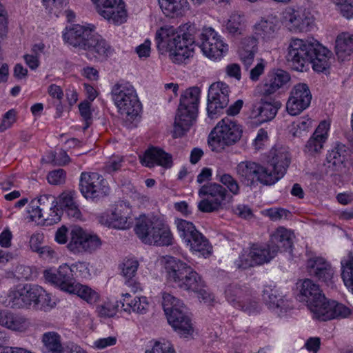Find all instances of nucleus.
Segmentation results:
<instances>
[{
    "instance_id": "obj_1",
    "label": "nucleus",
    "mask_w": 353,
    "mask_h": 353,
    "mask_svg": "<svg viewBox=\"0 0 353 353\" xmlns=\"http://www.w3.org/2000/svg\"><path fill=\"white\" fill-rule=\"evenodd\" d=\"M301 298L313 314V317L320 321H328L337 318H346L351 310L344 305L325 298L319 285L312 280L303 281L300 290Z\"/></svg>"
},
{
    "instance_id": "obj_2",
    "label": "nucleus",
    "mask_w": 353,
    "mask_h": 353,
    "mask_svg": "<svg viewBox=\"0 0 353 353\" xmlns=\"http://www.w3.org/2000/svg\"><path fill=\"white\" fill-rule=\"evenodd\" d=\"M199 94L200 90L196 87L190 88L181 94L174 122L173 138L184 136L193 125L197 116Z\"/></svg>"
},
{
    "instance_id": "obj_3",
    "label": "nucleus",
    "mask_w": 353,
    "mask_h": 353,
    "mask_svg": "<svg viewBox=\"0 0 353 353\" xmlns=\"http://www.w3.org/2000/svg\"><path fill=\"white\" fill-rule=\"evenodd\" d=\"M242 133V127L236 121L224 118L211 131L208 142L212 151L222 152L238 142Z\"/></svg>"
},
{
    "instance_id": "obj_4",
    "label": "nucleus",
    "mask_w": 353,
    "mask_h": 353,
    "mask_svg": "<svg viewBox=\"0 0 353 353\" xmlns=\"http://www.w3.org/2000/svg\"><path fill=\"white\" fill-rule=\"evenodd\" d=\"M112 100L121 114L134 119L138 116L142 105L134 86L128 82L117 83L112 88Z\"/></svg>"
},
{
    "instance_id": "obj_5",
    "label": "nucleus",
    "mask_w": 353,
    "mask_h": 353,
    "mask_svg": "<svg viewBox=\"0 0 353 353\" xmlns=\"http://www.w3.org/2000/svg\"><path fill=\"white\" fill-rule=\"evenodd\" d=\"M289 148L282 145H274L267 157L266 185L276 183L285 174L291 163Z\"/></svg>"
},
{
    "instance_id": "obj_6",
    "label": "nucleus",
    "mask_w": 353,
    "mask_h": 353,
    "mask_svg": "<svg viewBox=\"0 0 353 353\" xmlns=\"http://www.w3.org/2000/svg\"><path fill=\"white\" fill-rule=\"evenodd\" d=\"M315 41L292 38L288 47L287 61L292 70L305 72L311 65Z\"/></svg>"
},
{
    "instance_id": "obj_7",
    "label": "nucleus",
    "mask_w": 353,
    "mask_h": 353,
    "mask_svg": "<svg viewBox=\"0 0 353 353\" xmlns=\"http://www.w3.org/2000/svg\"><path fill=\"white\" fill-rule=\"evenodd\" d=\"M101 246L100 238L79 226H74L70 232L67 248L74 254H92Z\"/></svg>"
},
{
    "instance_id": "obj_8",
    "label": "nucleus",
    "mask_w": 353,
    "mask_h": 353,
    "mask_svg": "<svg viewBox=\"0 0 353 353\" xmlns=\"http://www.w3.org/2000/svg\"><path fill=\"white\" fill-rule=\"evenodd\" d=\"M199 195L206 196L199 203V210L209 213L223 208L229 194L228 190L221 184L212 182L203 185L199 190Z\"/></svg>"
},
{
    "instance_id": "obj_9",
    "label": "nucleus",
    "mask_w": 353,
    "mask_h": 353,
    "mask_svg": "<svg viewBox=\"0 0 353 353\" xmlns=\"http://www.w3.org/2000/svg\"><path fill=\"white\" fill-rule=\"evenodd\" d=\"M79 190L86 199L105 196L109 192L105 179L97 172H82L79 179Z\"/></svg>"
},
{
    "instance_id": "obj_10",
    "label": "nucleus",
    "mask_w": 353,
    "mask_h": 353,
    "mask_svg": "<svg viewBox=\"0 0 353 353\" xmlns=\"http://www.w3.org/2000/svg\"><path fill=\"white\" fill-rule=\"evenodd\" d=\"M198 45L203 53L211 59H220L228 51V45L212 28L203 29Z\"/></svg>"
},
{
    "instance_id": "obj_11",
    "label": "nucleus",
    "mask_w": 353,
    "mask_h": 353,
    "mask_svg": "<svg viewBox=\"0 0 353 353\" xmlns=\"http://www.w3.org/2000/svg\"><path fill=\"white\" fill-rule=\"evenodd\" d=\"M194 29V27L191 25L185 24L180 26L179 30V38H177L174 43L176 46L173 47L170 56L173 62L181 63L192 56L196 46L194 38L192 33Z\"/></svg>"
},
{
    "instance_id": "obj_12",
    "label": "nucleus",
    "mask_w": 353,
    "mask_h": 353,
    "mask_svg": "<svg viewBox=\"0 0 353 353\" xmlns=\"http://www.w3.org/2000/svg\"><path fill=\"white\" fill-rule=\"evenodd\" d=\"M235 171L239 181L245 185L255 188L259 183L265 185V167L255 161L239 162Z\"/></svg>"
},
{
    "instance_id": "obj_13",
    "label": "nucleus",
    "mask_w": 353,
    "mask_h": 353,
    "mask_svg": "<svg viewBox=\"0 0 353 353\" xmlns=\"http://www.w3.org/2000/svg\"><path fill=\"white\" fill-rule=\"evenodd\" d=\"M308 275L326 285H332L334 282L335 271L331 263L321 256L310 257L305 265Z\"/></svg>"
},
{
    "instance_id": "obj_14",
    "label": "nucleus",
    "mask_w": 353,
    "mask_h": 353,
    "mask_svg": "<svg viewBox=\"0 0 353 353\" xmlns=\"http://www.w3.org/2000/svg\"><path fill=\"white\" fill-rule=\"evenodd\" d=\"M229 87L223 82L212 83L208 90L207 111L210 118H214L229 103Z\"/></svg>"
},
{
    "instance_id": "obj_15",
    "label": "nucleus",
    "mask_w": 353,
    "mask_h": 353,
    "mask_svg": "<svg viewBox=\"0 0 353 353\" xmlns=\"http://www.w3.org/2000/svg\"><path fill=\"white\" fill-rule=\"evenodd\" d=\"M97 12L104 19L114 24H121L126 21L127 13L122 0H91Z\"/></svg>"
},
{
    "instance_id": "obj_16",
    "label": "nucleus",
    "mask_w": 353,
    "mask_h": 353,
    "mask_svg": "<svg viewBox=\"0 0 353 353\" xmlns=\"http://www.w3.org/2000/svg\"><path fill=\"white\" fill-rule=\"evenodd\" d=\"M312 94L308 85L300 83L294 86L286 103V110L292 116H296L307 108L311 103Z\"/></svg>"
},
{
    "instance_id": "obj_17",
    "label": "nucleus",
    "mask_w": 353,
    "mask_h": 353,
    "mask_svg": "<svg viewBox=\"0 0 353 353\" xmlns=\"http://www.w3.org/2000/svg\"><path fill=\"white\" fill-rule=\"evenodd\" d=\"M293 233L283 226L277 228L270 236L269 244L266 248V263L274 258L280 248L287 250L293 244Z\"/></svg>"
},
{
    "instance_id": "obj_18",
    "label": "nucleus",
    "mask_w": 353,
    "mask_h": 353,
    "mask_svg": "<svg viewBox=\"0 0 353 353\" xmlns=\"http://www.w3.org/2000/svg\"><path fill=\"white\" fill-rule=\"evenodd\" d=\"M72 272L71 267L67 264H63L59 266L56 272L46 270L44 276L47 281L59 287L61 290L72 292L75 285Z\"/></svg>"
},
{
    "instance_id": "obj_19",
    "label": "nucleus",
    "mask_w": 353,
    "mask_h": 353,
    "mask_svg": "<svg viewBox=\"0 0 353 353\" xmlns=\"http://www.w3.org/2000/svg\"><path fill=\"white\" fill-rule=\"evenodd\" d=\"M285 18L287 26L291 32H303L310 30L314 23V18L309 12L289 9L285 11Z\"/></svg>"
},
{
    "instance_id": "obj_20",
    "label": "nucleus",
    "mask_w": 353,
    "mask_h": 353,
    "mask_svg": "<svg viewBox=\"0 0 353 353\" xmlns=\"http://www.w3.org/2000/svg\"><path fill=\"white\" fill-rule=\"evenodd\" d=\"M265 262V249L257 244H253L249 251L243 250L235 261L237 269L246 270L249 268L262 265Z\"/></svg>"
},
{
    "instance_id": "obj_21",
    "label": "nucleus",
    "mask_w": 353,
    "mask_h": 353,
    "mask_svg": "<svg viewBox=\"0 0 353 353\" xmlns=\"http://www.w3.org/2000/svg\"><path fill=\"white\" fill-rule=\"evenodd\" d=\"M140 161L142 165L148 168L158 165L169 168L172 165V156L162 149L154 146L149 147L143 154L140 156Z\"/></svg>"
},
{
    "instance_id": "obj_22",
    "label": "nucleus",
    "mask_w": 353,
    "mask_h": 353,
    "mask_svg": "<svg viewBox=\"0 0 353 353\" xmlns=\"http://www.w3.org/2000/svg\"><path fill=\"white\" fill-rule=\"evenodd\" d=\"M177 308L166 316L168 321L179 334L187 336L192 332L191 319L184 305Z\"/></svg>"
},
{
    "instance_id": "obj_23",
    "label": "nucleus",
    "mask_w": 353,
    "mask_h": 353,
    "mask_svg": "<svg viewBox=\"0 0 353 353\" xmlns=\"http://www.w3.org/2000/svg\"><path fill=\"white\" fill-rule=\"evenodd\" d=\"M330 125V123L326 121H323L319 123L305 145L304 152L305 153L314 155L321 152L327 139Z\"/></svg>"
},
{
    "instance_id": "obj_24",
    "label": "nucleus",
    "mask_w": 353,
    "mask_h": 353,
    "mask_svg": "<svg viewBox=\"0 0 353 353\" xmlns=\"http://www.w3.org/2000/svg\"><path fill=\"white\" fill-rule=\"evenodd\" d=\"M177 38H179V30L174 27L170 26L161 27L155 34V42L158 50L161 53L165 52L172 53Z\"/></svg>"
},
{
    "instance_id": "obj_25",
    "label": "nucleus",
    "mask_w": 353,
    "mask_h": 353,
    "mask_svg": "<svg viewBox=\"0 0 353 353\" xmlns=\"http://www.w3.org/2000/svg\"><path fill=\"white\" fill-rule=\"evenodd\" d=\"M94 26L85 27L79 24L66 28L63 37L65 42L74 47L83 49Z\"/></svg>"
},
{
    "instance_id": "obj_26",
    "label": "nucleus",
    "mask_w": 353,
    "mask_h": 353,
    "mask_svg": "<svg viewBox=\"0 0 353 353\" xmlns=\"http://www.w3.org/2000/svg\"><path fill=\"white\" fill-rule=\"evenodd\" d=\"M83 50H88L96 58L108 57L112 53L110 46L95 32V27L93 28L90 37L87 39Z\"/></svg>"
},
{
    "instance_id": "obj_27",
    "label": "nucleus",
    "mask_w": 353,
    "mask_h": 353,
    "mask_svg": "<svg viewBox=\"0 0 353 353\" xmlns=\"http://www.w3.org/2000/svg\"><path fill=\"white\" fill-rule=\"evenodd\" d=\"M130 209L125 203L117 205L108 216L107 223L109 227L125 230L130 228L132 219L130 216Z\"/></svg>"
},
{
    "instance_id": "obj_28",
    "label": "nucleus",
    "mask_w": 353,
    "mask_h": 353,
    "mask_svg": "<svg viewBox=\"0 0 353 353\" xmlns=\"http://www.w3.org/2000/svg\"><path fill=\"white\" fill-rule=\"evenodd\" d=\"M314 47V50L312 54L311 65L314 71L322 72L330 68L332 52L316 41Z\"/></svg>"
},
{
    "instance_id": "obj_29",
    "label": "nucleus",
    "mask_w": 353,
    "mask_h": 353,
    "mask_svg": "<svg viewBox=\"0 0 353 353\" xmlns=\"http://www.w3.org/2000/svg\"><path fill=\"white\" fill-rule=\"evenodd\" d=\"M265 107V84L259 85L254 90L253 94V104L250 117L251 126L257 128L259 125L265 122V119H260L258 117L261 116Z\"/></svg>"
},
{
    "instance_id": "obj_30",
    "label": "nucleus",
    "mask_w": 353,
    "mask_h": 353,
    "mask_svg": "<svg viewBox=\"0 0 353 353\" xmlns=\"http://www.w3.org/2000/svg\"><path fill=\"white\" fill-rule=\"evenodd\" d=\"M175 283L176 286L183 290L190 292H199L205 287V283L199 274L190 266L184 272L183 276Z\"/></svg>"
},
{
    "instance_id": "obj_31",
    "label": "nucleus",
    "mask_w": 353,
    "mask_h": 353,
    "mask_svg": "<svg viewBox=\"0 0 353 353\" xmlns=\"http://www.w3.org/2000/svg\"><path fill=\"white\" fill-rule=\"evenodd\" d=\"M0 325L16 331H24L28 326V320L9 310L0 308Z\"/></svg>"
},
{
    "instance_id": "obj_32",
    "label": "nucleus",
    "mask_w": 353,
    "mask_h": 353,
    "mask_svg": "<svg viewBox=\"0 0 353 353\" xmlns=\"http://www.w3.org/2000/svg\"><path fill=\"white\" fill-rule=\"evenodd\" d=\"M60 208L65 211L68 215L74 219L81 216V211L76 201V193L72 191L62 192L56 202Z\"/></svg>"
},
{
    "instance_id": "obj_33",
    "label": "nucleus",
    "mask_w": 353,
    "mask_h": 353,
    "mask_svg": "<svg viewBox=\"0 0 353 353\" xmlns=\"http://www.w3.org/2000/svg\"><path fill=\"white\" fill-rule=\"evenodd\" d=\"M152 238H146L148 241H151L150 245H154L157 246H168L172 243V235L171 231L168 225L163 223L161 221L154 224V228Z\"/></svg>"
},
{
    "instance_id": "obj_34",
    "label": "nucleus",
    "mask_w": 353,
    "mask_h": 353,
    "mask_svg": "<svg viewBox=\"0 0 353 353\" xmlns=\"http://www.w3.org/2000/svg\"><path fill=\"white\" fill-rule=\"evenodd\" d=\"M160 220L157 219H149L145 215L141 216L137 221L134 231L139 239L145 244H150L151 241H148L146 238H152L154 228V224L159 222Z\"/></svg>"
},
{
    "instance_id": "obj_35",
    "label": "nucleus",
    "mask_w": 353,
    "mask_h": 353,
    "mask_svg": "<svg viewBox=\"0 0 353 353\" xmlns=\"http://www.w3.org/2000/svg\"><path fill=\"white\" fill-rule=\"evenodd\" d=\"M256 46L257 40L254 37H247L241 41L239 55L246 69L249 68L254 61V54L257 49Z\"/></svg>"
},
{
    "instance_id": "obj_36",
    "label": "nucleus",
    "mask_w": 353,
    "mask_h": 353,
    "mask_svg": "<svg viewBox=\"0 0 353 353\" xmlns=\"http://www.w3.org/2000/svg\"><path fill=\"white\" fill-rule=\"evenodd\" d=\"M335 51L339 59L342 60L353 53V34L347 32L340 33L335 41Z\"/></svg>"
},
{
    "instance_id": "obj_37",
    "label": "nucleus",
    "mask_w": 353,
    "mask_h": 353,
    "mask_svg": "<svg viewBox=\"0 0 353 353\" xmlns=\"http://www.w3.org/2000/svg\"><path fill=\"white\" fill-rule=\"evenodd\" d=\"M189 267L190 265L176 258L169 257L165 267L168 280L176 283Z\"/></svg>"
},
{
    "instance_id": "obj_38",
    "label": "nucleus",
    "mask_w": 353,
    "mask_h": 353,
    "mask_svg": "<svg viewBox=\"0 0 353 353\" xmlns=\"http://www.w3.org/2000/svg\"><path fill=\"white\" fill-rule=\"evenodd\" d=\"M43 208L37 205L36 201H31L28 205V212L32 221L37 222L41 225H52L60 220V216L57 213L50 215L51 217H45L43 215Z\"/></svg>"
},
{
    "instance_id": "obj_39",
    "label": "nucleus",
    "mask_w": 353,
    "mask_h": 353,
    "mask_svg": "<svg viewBox=\"0 0 353 353\" xmlns=\"http://www.w3.org/2000/svg\"><path fill=\"white\" fill-rule=\"evenodd\" d=\"M43 353H63L65 349L61 336L55 332H48L42 336Z\"/></svg>"
},
{
    "instance_id": "obj_40",
    "label": "nucleus",
    "mask_w": 353,
    "mask_h": 353,
    "mask_svg": "<svg viewBox=\"0 0 353 353\" xmlns=\"http://www.w3.org/2000/svg\"><path fill=\"white\" fill-rule=\"evenodd\" d=\"M163 14L171 18L183 14L188 2L187 0H159Z\"/></svg>"
},
{
    "instance_id": "obj_41",
    "label": "nucleus",
    "mask_w": 353,
    "mask_h": 353,
    "mask_svg": "<svg viewBox=\"0 0 353 353\" xmlns=\"http://www.w3.org/2000/svg\"><path fill=\"white\" fill-rule=\"evenodd\" d=\"M290 79L289 74L282 70L269 74V83H266V95L274 93Z\"/></svg>"
},
{
    "instance_id": "obj_42",
    "label": "nucleus",
    "mask_w": 353,
    "mask_h": 353,
    "mask_svg": "<svg viewBox=\"0 0 353 353\" xmlns=\"http://www.w3.org/2000/svg\"><path fill=\"white\" fill-rule=\"evenodd\" d=\"M245 27V16L238 12H233L225 24L227 32L232 37L241 35Z\"/></svg>"
},
{
    "instance_id": "obj_43",
    "label": "nucleus",
    "mask_w": 353,
    "mask_h": 353,
    "mask_svg": "<svg viewBox=\"0 0 353 353\" xmlns=\"http://www.w3.org/2000/svg\"><path fill=\"white\" fill-rule=\"evenodd\" d=\"M187 242L186 245L190 248V250L200 252L203 256L206 257L212 253V246L208 240L199 232H196L195 235Z\"/></svg>"
},
{
    "instance_id": "obj_44",
    "label": "nucleus",
    "mask_w": 353,
    "mask_h": 353,
    "mask_svg": "<svg viewBox=\"0 0 353 353\" xmlns=\"http://www.w3.org/2000/svg\"><path fill=\"white\" fill-rule=\"evenodd\" d=\"M346 152V147L343 144H337L332 150L328 151L326 157L327 166L337 170L345 161Z\"/></svg>"
},
{
    "instance_id": "obj_45",
    "label": "nucleus",
    "mask_w": 353,
    "mask_h": 353,
    "mask_svg": "<svg viewBox=\"0 0 353 353\" xmlns=\"http://www.w3.org/2000/svg\"><path fill=\"white\" fill-rule=\"evenodd\" d=\"M266 305L276 313L285 310L289 307L288 299L278 290H271L266 300Z\"/></svg>"
},
{
    "instance_id": "obj_46",
    "label": "nucleus",
    "mask_w": 353,
    "mask_h": 353,
    "mask_svg": "<svg viewBox=\"0 0 353 353\" xmlns=\"http://www.w3.org/2000/svg\"><path fill=\"white\" fill-rule=\"evenodd\" d=\"M215 179L225 186L228 191L234 195H238L240 192V186L236 179L230 174L225 173L221 169L216 171Z\"/></svg>"
},
{
    "instance_id": "obj_47",
    "label": "nucleus",
    "mask_w": 353,
    "mask_h": 353,
    "mask_svg": "<svg viewBox=\"0 0 353 353\" xmlns=\"http://www.w3.org/2000/svg\"><path fill=\"white\" fill-rule=\"evenodd\" d=\"M341 277L345 285L353 294V256H348V259L341 261Z\"/></svg>"
},
{
    "instance_id": "obj_48",
    "label": "nucleus",
    "mask_w": 353,
    "mask_h": 353,
    "mask_svg": "<svg viewBox=\"0 0 353 353\" xmlns=\"http://www.w3.org/2000/svg\"><path fill=\"white\" fill-rule=\"evenodd\" d=\"M175 223L179 235L185 243L190 242V239H192L196 232H199L192 222L178 219L175 221Z\"/></svg>"
},
{
    "instance_id": "obj_49",
    "label": "nucleus",
    "mask_w": 353,
    "mask_h": 353,
    "mask_svg": "<svg viewBox=\"0 0 353 353\" xmlns=\"http://www.w3.org/2000/svg\"><path fill=\"white\" fill-rule=\"evenodd\" d=\"M71 293L77 294L80 298L84 299L89 303L97 301L99 296L97 293L87 285L77 283Z\"/></svg>"
},
{
    "instance_id": "obj_50",
    "label": "nucleus",
    "mask_w": 353,
    "mask_h": 353,
    "mask_svg": "<svg viewBox=\"0 0 353 353\" xmlns=\"http://www.w3.org/2000/svg\"><path fill=\"white\" fill-rule=\"evenodd\" d=\"M38 290V296L36 299L35 305H33L34 309L44 311L51 309L53 307L54 303L52 301L50 294L47 293L41 287H39Z\"/></svg>"
},
{
    "instance_id": "obj_51",
    "label": "nucleus",
    "mask_w": 353,
    "mask_h": 353,
    "mask_svg": "<svg viewBox=\"0 0 353 353\" xmlns=\"http://www.w3.org/2000/svg\"><path fill=\"white\" fill-rule=\"evenodd\" d=\"M162 305L166 316L172 312L174 309H178L177 307H181L183 305L181 300L168 292L162 294Z\"/></svg>"
},
{
    "instance_id": "obj_52",
    "label": "nucleus",
    "mask_w": 353,
    "mask_h": 353,
    "mask_svg": "<svg viewBox=\"0 0 353 353\" xmlns=\"http://www.w3.org/2000/svg\"><path fill=\"white\" fill-rule=\"evenodd\" d=\"M139 262L136 259H128L123 261L121 265L122 275L127 279L133 278L137 271Z\"/></svg>"
},
{
    "instance_id": "obj_53",
    "label": "nucleus",
    "mask_w": 353,
    "mask_h": 353,
    "mask_svg": "<svg viewBox=\"0 0 353 353\" xmlns=\"http://www.w3.org/2000/svg\"><path fill=\"white\" fill-rule=\"evenodd\" d=\"M281 107V103L275 98L266 97V121L273 119Z\"/></svg>"
},
{
    "instance_id": "obj_54",
    "label": "nucleus",
    "mask_w": 353,
    "mask_h": 353,
    "mask_svg": "<svg viewBox=\"0 0 353 353\" xmlns=\"http://www.w3.org/2000/svg\"><path fill=\"white\" fill-rule=\"evenodd\" d=\"M337 10L345 18H353V0H336Z\"/></svg>"
},
{
    "instance_id": "obj_55",
    "label": "nucleus",
    "mask_w": 353,
    "mask_h": 353,
    "mask_svg": "<svg viewBox=\"0 0 353 353\" xmlns=\"http://www.w3.org/2000/svg\"><path fill=\"white\" fill-rule=\"evenodd\" d=\"M266 215L273 221L288 219L291 215L290 211L281 208H273L266 210Z\"/></svg>"
},
{
    "instance_id": "obj_56",
    "label": "nucleus",
    "mask_w": 353,
    "mask_h": 353,
    "mask_svg": "<svg viewBox=\"0 0 353 353\" xmlns=\"http://www.w3.org/2000/svg\"><path fill=\"white\" fill-rule=\"evenodd\" d=\"M119 305H115L111 302H106L97 306V312L99 316L103 317H112L116 314Z\"/></svg>"
},
{
    "instance_id": "obj_57",
    "label": "nucleus",
    "mask_w": 353,
    "mask_h": 353,
    "mask_svg": "<svg viewBox=\"0 0 353 353\" xmlns=\"http://www.w3.org/2000/svg\"><path fill=\"white\" fill-rule=\"evenodd\" d=\"M39 285H26L25 286L22 290L23 293L25 296V299H26L28 301H26V304H28V306H30L32 303L33 305H35L36 299H37L38 294H39Z\"/></svg>"
},
{
    "instance_id": "obj_58",
    "label": "nucleus",
    "mask_w": 353,
    "mask_h": 353,
    "mask_svg": "<svg viewBox=\"0 0 353 353\" xmlns=\"http://www.w3.org/2000/svg\"><path fill=\"white\" fill-rule=\"evenodd\" d=\"M66 172L63 169L54 170L48 174V181L52 185H61L65 183Z\"/></svg>"
},
{
    "instance_id": "obj_59",
    "label": "nucleus",
    "mask_w": 353,
    "mask_h": 353,
    "mask_svg": "<svg viewBox=\"0 0 353 353\" xmlns=\"http://www.w3.org/2000/svg\"><path fill=\"white\" fill-rule=\"evenodd\" d=\"M172 347L171 343L163 340L155 341L151 350H147L145 353H171Z\"/></svg>"
},
{
    "instance_id": "obj_60",
    "label": "nucleus",
    "mask_w": 353,
    "mask_h": 353,
    "mask_svg": "<svg viewBox=\"0 0 353 353\" xmlns=\"http://www.w3.org/2000/svg\"><path fill=\"white\" fill-rule=\"evenodd\" d=\"M10 296L12 307L22 308L28 307V304H26L28 301L25 299L22 290L13 292Z\"/></svg>"
},
{
    "instance_id": "obj_61",
    "label": "nucleus",
    "mask_w": 353,
    "mask_h": 353,
    "mask_svg": "<svg viewBox=\"0 0 353 353\" xmlns=\"http://www.w3.org/2000/svg\"><path fill=\"white\" fill-rule=\"evenodd\" d=\"M32 201H36L37 205L41 206V208H43V211L49 209L50 211H52V213L54 214L57 213L53 207L56 205H53L54 203V198L50 195H43L41 196L38 199L32 200Z\"/></svg>"
},
{
    "instance_id": "obj_62",
    "label": "nucleus",
    "mask_w": 353,
    "mask_h": 353,
    "mask_svg": "<svg viewBox=\"0 0 353 353\" xmlns=\"http://www.w3.org/2000/svg\"><path fill=\"white\" fill-rule=\"evenodd\" d=\"M79 109L83 119L85 122L84 129L88 128L92 123V113L90 112V103L84 101L79 105Z\"/></svg>"
},
{
    "instance_id": "obj_63",
    "label": "nucleus",
    "mask_w": 353,
    "mask_h": 353,
    "mask_svg": "<svg viewBox=\"0 0 353 353\" xmlns=\"http://www.w3.org/2000/svg\"><path fill=\"white\" fill-rule=\"evenodd\" d=\"M242 290L237 285H230L225 290V295L228 301L231 303L237 302L241 304L240 298L241 297Z\"/></svg>"
},
{
    "instance_id": "obj_64",
    "label": "nucleus",
    "mask_w": 353,
    "mask_h": 353,
    "mask_svg": "<svg viewBox=\"0 0 353 353\" xmlns=\"http://www.w3.org/2000/svg\"><path fill=\"white\" fill-rule=\"evenodd\" d=\"M149 307V303L145 296H136L134 303V311L137 314H145Z\"/></svg>"
}]
</instances>
